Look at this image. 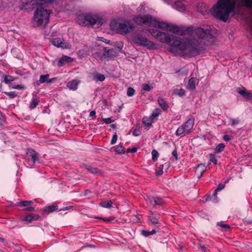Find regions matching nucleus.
<instances>
[{"label": "nucleus", "mask_w": 252, "mask_h": 252, "mask_svg": "<svg viewBox=\"0 0 252 252\" xmlns=\"http://www.w3.org/2000/svg\"><path fill=\"white\" fill-rule=\"evenodd\" d=\"M149 32L161 42L169 45V51L176 55H198L204 50L206 41H214V36L210 30L200 28L192 32L193 39L186 40L157 30L151 29Z\"/></svg>", "instance_id": "nucleus-1"}, {"label": "nucleus", "mask_w": 252, "mask_h": 252, "mask_svg": "<svg viewBox=\"0 0 252 252\" xmlns=\"http://www.w3.org/2000/svg\"><path fill=\"white\" fill-rule=\"evenodd\" d=\"M236 5V0H218L211 9L212 14L215 18L226 22L233 12Z\"/></svg>", "instance_id": "nucleus-2"}, {"label": "nucleus", "mask_w": 252, "mask_h": 252, "mask_svg": "<svg viewBox=\"0 0 252 252\" xmlns=\"http://www.w3.org/2000/svg\"><path fill=\"white\" fill-rule=\"evenodd\" d=\"M51 10L41 6L37 7L34 12L32 24L35 27L44 26L49 22Z\"/></svg>", "instance_id": "nucleus-3"}, {"label": "nucleus", "mask_w": 252, "mask_h": 252, "mask_svg": "<svg viewBox=\"0 0 252 252\" xmlns=\"http://www.w3.org/2000/svg\"><path fill=\"white\" fill-rule=\"evenodd\" d=\"M104 22L102 16L98 15H79L77 17V23L82 26H96L98 28L100 27Z\"/></svg>", "instance_id": "nucleus-4"}, {"label": "nucleus", "mask_w": 252, "mask_h": 252, "mask_svg": "<svg viewBox=\"0 0 252 252\" xmlns=\"http://www.w3.org/2000/svg\"><path fill=\"white\" fill-rule=\"evenodd\" d=\"M131 42L135 45L146 47L149 49L155 48V44L140 33H134L131 35Z\"/></svg>", "instance_id": "nucleus-5"}, {"label": "nucleus", "mask_w": 252, "mask_h": 252, "mask_svg": "<svg viewBox=\"0 0 252 252\" xmlns=\"http://www.w3.org/2000/svg\"><path fill=\"white\" fill-rule=\"evenodd\" d=\"M110 26L113 30L123 35H126L130 32L134 27L133 25L128 21L112 22Z\"/></svg>", "instance_id": "nucleus-6"}, {"label": "nucleus", "mask_w": 252, "mask_h": 252, "mask_svg": "<svg viewBox=\"0 0 252 252\" xmlns=\"http://www.w3.org/2000/svg\"><path fill=\"white\" fill-rule=\"evenodd\" d=\"M152 27L158 28L164 31L171 32L177 34H185V32L181 31L178 27L164 22H159L155 19H153Z\"/></svg>", "instance_id": "nucleus-7"}, {"label": "nucleus", "mask_w": 252, "mask_h": 252, "mask_svg": "<svg viewBox=\"0 0 252 252\" xmlns=\"http://www.w3.org/2000/svg\"><path fill=\"white\" fill-rule=\"evenodd\" d=\"M194 124V119H189L183 125L179 126L176 131L177 136H183L192 132Z\"/></svg>", "instance_id": "nucleus-8"}, {"label": "nucleus", "mask_w": 252, "mask_h": 252, "mask_svg": "<svg viewBox=\"0 0 252 252\" xmlns=\"http://www.w3.org/2000/svg\"><path fill=\"white\" fill-rule=\"evenodd\" d=\"M134 21L136 24L139 25H145L149 27H152L153 18L150 15H139L134 18Z\"/></svg>", "instance_id": "nucleus-9"}, {"label": "nucleus", "mask_w": 252, "mask_h": 252, "mask_svg": "<svg viewBox=\"0 0 252 252\" xmlns=\"http://www.w3.org/2000/svg\"><path fill=\"white\" fill-rule=\"evenodd\" d=\"M50 41L53 45L59 48H68L70 47L69 44L65 42L63 38H54L52 39Z\"/></svg>", "instance_id": "nucleus-10"}, {"label": "nucleus", "mask_w": 252, "mask_h": 252, "mask_svg": "<svg viewBox=\"0 0 252 252\" xmlns=\"http://www.w3.org/2000/svg\"><path fill=\"white\" fill-rule=\"evenodd\" d=\"M149 203L154 206L155 205H163L165 202L162 198L159 197H152L149 198Z\"/></svg>", "instance_id": "nucleus-11"}, {"label": "nucleus", "mask_w": 252, "mask_h": 252, "mask_svg": "<svg viewBox=\"0 0 252 252\" xmlns=\"http://www.w3.org/2000/svg\"><path fill=\"white\" fill-rule=\"evenodd\" d=\"M83 167L92 174L102 175L103 173L100 169L89 165L83 164Z\"/></svg>", "instance_id": "nucleus-12"}, {"label": "nucleus", "mask_w": 252, "mask_h": 252, "mask_svg": "<svg viewBox=\"0 0 252 252\" xmlns=\"http://www.w3.org/2000/svg\"><path fill=\"white\" fill-rule=\"evenodd\" d=\"M206 167L203 164H200L197 165L195 169V173L198 178H201L203 173L206 171Z\"/></svg>", "instance_id": "nucleus-13"}, {"label": "nucleus", "mask_w": 252, "mask_h": 252, "mask_svg": "<svg viewBox=\"0 0 252 252\" xmlns=\"http://www.w3.org/2000/svg\"><path fill=\"white\" fill-rule=\"evenodd\" d=\"M49 74L41 75L40 76L39 80L36 81V84L37 85H39L40 84H42L45 82L48 83L51 82L53 80L55 79V78L49 79Z\"/></svg>", "instance_id": "nucleus-14"}, {"label": "nucleus", "mask_w": 252, "mask_h": 252, "mask_svg": "<svg viewBox=\"0 0 252 252\" xmlns=\"http://www.w3.org/2000/svg\"><path fill=\"white\" fill-rule=\"evenodd\" d=\"M27 155L30 157L32 160L33 164H34L36 161H38L39 154L33 150H29L27 152Z\"/></svg>", "instance_id": "nucleus-15"}, {"label": "nucleus", "mask_w": 252, "mask_h": 252, "mask_svg": "<svg viewBox=\"0 0 252 252\" xmlns=\"http://www.w3.org/2000/svg\"><path fill=\"white\" fill-rule=\"evenodd\" d=\"M237 92L243 96L247 98H252V93L247 91L245 88L241 89L240 88L237 89Z\"/></svg>", "instance_id": "nucleus-16"}, {"label": "nucleus", "mask_w": 252, "mask_h": 252, "mask_svg": "<svg viewBox=\"0 0 252 252\" xmlns=\"http://www.w3.org/2000/svg\"><path fill=\"white\" fill-rule=\"evenodd\" d=\"M158 102L163 111H166L168 109L169 106L163 98L159 97L158 99Z\"/></svg>", "instance_id": "nucleus-17"}, {"label": "nucleus", "mask_w": 252, "mask_h": 252, "mask_svg": "<svg viewBox=\"0 0 252 252\" xmlns=\"http://www.w3.org/2000/svg\"><path fill=\"white\" fill-rule=\"evenodd\" d=\"M79 82L77 80H73L68 82L67 83V87L70 90H76L78 88Z\"/></svg>", "instance_id": "nucleus-18"}, {"label": "nucleus", "mask_w": 252, "mask_h": 252, "mask_svg": "<svg viewBox=\"0 0 252 252\" xmlns=\"http://www.w3.org/2000/svg\"><path fill=\"white\" fill-rule=\"evenodd\" d=\"M208 8L204 3H201L197 7V11L203 15L208 13Z\"/></svg>", "instance_id": "nucleus-19"}, {"label": "nucleus", "mask_w": 252, "mask_h": 252, "mask_svg": "<svg viewBox=\"0 0 252 252\" xmlns=\"http://www.w3.org/2000/svg\"><path fill=\"white\" fill-rule=\"evenodd\" d=\"M194 78H191L188 82L187 88L189 90H193L195 89L196 87V81Z\"/></svg>", "instance_id": "nucleus-20"}, {"label": "nucleus", "mask_w": 252, "mask_h": 252, "mask_svg": "<svg viewBox=\"0 0 252 252\" xmlns=\"http://www.w3.org/2000/svg\"><path fill=\"white\" fill-rule=\"evenodd\" d=\"M173 6L179 11L185 10L186 8L185 4L180 1L175 2Z\"/></svg>", "instance_id": "nucleus-21"}, {"label": "nucleus", "mask_w": 252, "mask_h": 252, "mask_svg": "<svg viewBox=\"0 0 252 252\" xmlns=\"http://www.w3.org/2000/svg\"><path fill=\"white\" fill-rule=\"evenodd\" d=\"M39 99L37 97H34L32 98V101L31 103L30 108L31 109H34L38 104Z\"/></svg>", "instance_id": "nucleus-22"}, {"label": "nucleus", "mask_w": 252, "mask_h": 252, "mask_svg": "<svg viewBox=\"0 0 252 252\" xmlns=\"http://www.w3.org/2000/svg\"><path fill=\"white\" fill-rule=\"evenodd\" d=\"M112 202L111 200H108L107 201L102 202L99 203V206L104 208H110L112 207Z\"/></svg>", "instance_id": "nucleus-23"}, {"label": "nucleus", "mask_w": 252, "mask_h": 252, "mask_svg": "<svg viewBox=\"0 0 252 252\" xmlns=\"http://www.w3.org/2000/svg\"><path fill=\"white\" fill-rule=\"evenodd\" d=\"M173 93L175 94L179 95L180 96H183L185 94V91L184 89L180 88H175L173 90Z\"/></svg>", "instance_id": "nucleus-24"}, {"label": "nucleus", "mask_w": 252, "mask_h": 252, "mask_svg": "<svg viewBox=\"0 0 252 252\" xmlns=\"http://www.w3.org/2000/svg\"><path fill=\"white\" fill-rule=\"evenodd\" d=\"M58 209V206L56 205H52L50 206L46 207L45 208V211L47 212L48 213H51L53 212L55 210H56Z\"/></svg>", "instance_id": "nucleus-25"}, {"label": "nucleus", "mask_w": 252, "mask_h": 252, "mask_svg": "<svg viewBox=\"0 0 252 252\" xmlns=\"http://www.w3.org/2000/svg\"><path fill=\"white\" fill-rule=\"evenodd\" d=\"M224 147L225 145L223 144L220 143L219 144L215 149V153H219L222 152L223 150Z\"/></svg>", "instance_id": "nucleus-26"}, {"label": "nucleus", "mask_w": 252, "mask_h": 252, "mask_svg": "<svg viewBox=\"0 0 252 252\" xmlns=\"http://www.w3.org/2000/svg\"><path fill=\"white\" fill-rule=\"evenodd\" d=\"M115 151L120 154H123L125 153V149L121 145H119L116 147Z\"/></svg>", "instance_id": "nucleus-27"}, {"label": "nucleus", "mask_w": 252, "mask_h": 252, "mask_svg": "<svg viewBox=\"0 0 252 252\" xmlns=\"http://www.w3.org/2000/svg\"><path fill=\"white\" fill-rule=\"evenodd\" d=\"M156 232V231L155 229H153L151 231H146V230H143L142 231V234L145 237H148L150 235H153L155 234Z\"/></svg>", "instance_id": "nucleus-28"}, {"label": "nucleus", "mask_w": 252, "mask_h": 252, "mask_svg": "<svg viewBox=\"0 0 252 252\" xmlns=\"http://www.w3.org/2000/svg\"><path fill=\"white\" fill-rule=\"evenodd\" d=\"M94 80L102 82L105 80V77L103 74H97L94 76Z\"/></svg>", "instance_id": "nucleus-29"}, {"label": "nucleus", "mask_w": 252, "mask_h": 252, "mask_svg": "<svg viewBox=\"0 0 252 252\" xmlns=\"http://www.w3.org/2000/svg\"><path fill=\"white\" fill-rule=\"evenodd\" d=\"M33 203L32 201H22L18 203V205H21L23 206H28Z\"/></svg>", "instance_id": "nucleus-30"}, {"label": "nucleus", "mask_w": 252, "mask_h": 252, "mask_svg": "<svg viewBox=\"0 0 252 252\" xmlns=\"http://www.w3.org/2000/svg\"><path fill=\"white\" fill-rule=\"evenodd\" d=\"M127 95L128 96H132L135 94V90L131 87L128 88L127 90Z\"/></svg>", "instance_id": "nucleus-31"}, {"label": "nucleus", "mask_w": 252, "mask_h": 252, "mask_svg": "<svg viewBox=\"0 0 252 252\" xmlns=\"http://www.w3.org/2000/svg\"><path fill=\"white\" fill-rule=\"evenodd\" d=\"M14 80L13 77L10 75H6L4 77V81L5 83L8 84Z\"/></svg>", "instance_id": "nucleus-32"}, {"label": "nucleus", "mask_w": 252, "mask_h": 252, "mask_svg": "<svg viewBox=\"0 0 252 252\" xmlns=\"http://www.w3.org/2000/svg\"><path fill=\"white\" fill-rule=\"evenodd\" d=\"M161 113V110L159 108H156L153 111L152 117H156Z\"/></svg>", "instance_id": "nucleus-33"}, {"label": "nucleus", "mask_w": 252, "mask_h": 252, "mask_svg": "<svg viewBox=\"0 0 252 252\" xmlns=\"http://www.w3.org/2000/svg\"><path fill=\"white\" fill-rule=\"evenodd\" d=\"M210 160L214 164H217V159L214 154H210L209 155Z\"/></svg>", "instance_id": "nucleus-34"}, {"label": "nucleus", "mask_w": 252, "mask_h": 252, "mask_svg": "<svg viewBox=\"0 0 252 252\" xmlns=\"http://www.w3.org/2000/svg\"><path fill=\"white\" fill-rule=\"evenodd\" d=\"M152 159L154 161H156L157 160L158 157V153L156 150H153L152 152Z\"/></svg>", "instance_id": "nucleus-35"}, {"label": "nucleus", "mask_w": 252, "mask_h": 252, "mask_svg": "<svg viewBox=\"0 0 252 252\" xmlns=\"http://www.w3.org/2000/svg\"><path fill=\"white\" fill-rule=\"evenodd\" d=\"M217 225L224 230L229 229L230 227L228 224L222 223L221 222H218Z\"/></svg>", "instance_id": "nucleus-36"}, {"label": "nucleus", "mask_w": 252, "mask_h": 252, "mask_svg": "<svg viewBox=\"0 0 252 252\" xmlns=\"http://www.w3.org/2000/svg\"><path fill=\"white\" fill-rule=\"evenodd\" d=\"M229 123L231 126H234L236 125H238L240 123V120L238 119H229Z\"/></svg>", "instance_id": "nucleus-37"}, {"label": "nucleus", "mask_w": 252, "mask_h": 252, "mask_svg": "<svg viewBox=\"0 0 252 252\" xmlns=\"http://www.w3.org/2000/svg\"><path fill=\"white\" fill-rule=\"evenodd\" d=\"M142 91H150L152 89V87H150L149 85L146 84H144L142 85Z\"/></svg>", "instance_id": "nucleus-38"}, {"label": "nucleus", "mask_w": 252, "mask_h": 252, "mask_svg": "<svg viewBox=\"0 0 252 252\" xmlns=\"http://www.w3.org/2000/svg\"><path fill=\"white\" fill-rule=\"evenodd\" d=\"M23 221H26L28 223H30L32 221V219L31 215L27 216L21 219Z\"/></svg>", "instance_id": "nucleus-39"}, {"label": "nucleus", "mask_w": 252, "mask_h": 252, "mask_svg": "<svg viewBox=\"0 0 252 252\" xmlns=\"http://www.w3.org/2000/svg\"><path fill=\"white\" fill-rule=\"evenodd\" d=\"M148 220L153 224H157V223H158V219L155 217H149Z\"/></svg>", "instance_id": "nucleus-40"}, {"label": "nucleus", "mask_w": 252, "mask_h": 252, "mask_svg": "<svg viewBox=\"0 0 252 252\" xmlns=\"http://www.w3.org/2000/svg\"><path fill=\"white\" fill-rule=\"evenodd\" d=\"M163 164H161L159 167V170L156 171V173L157 175L159 176L163 174Z\"/></svg>", "instance_id": "nucleus-41"}, {"label": "nucleus", "mask_w": 252, "mask_h": 252, "mask_svg": "<svg viewBox=\"0 0 252 252\" xmlns=\"http://www.w3.org/2000/svg\"><path fill=\"white\" fill-rule=\"evenodd\" d=\"M5 93L8 96H9L10 98H13L17 95L16 93L15 92H5Z\"/></svg>", "instance_id": "nucleus-42"}, {"label": "nucleus", "mask_w": 252, "mask_h": 252, "mask_svg": "<svg viewBox=\"0 0 252 252\" xmlns=\"http://www.w3.org/2000/svg\"><path fill=\"white\" fill-rule=\"evenodd\" d=\"M117 138H118L117 135L116 134H114L112 137V140L111 141V145L115 144L117 142Z\"/></svg>", "instance_id": "nucleus-43"}, {"label": "nucleus", "mask_w": 252, "mask_h": 252, "mask_svg": "<svg viewBox=\"0 0 252 252\" xmlns=\"http://www.w3.org/2000/svg\"><path fill=\"white\" fill-rule=\"evenodd\" d=\"M102 121L106 124H111L113 122V120H112L111 118H103Z\"/></svg>", "instance_id": "nucleus-44"}, {"label": "nucleus", "mask_w": 252, "mask_h": 252, "mask_svg": "<svg viewBox=\"0 0 252 252\" xmlns=\"http://www.w3.org/2000/svg\"><path fill=\"white\" fill-rule=\"evenodd\" d=\"M64 61V59H63V58H62L61 60H60L58 61V65L60 67L63 66L65 63Z\"/></svg>", "instance_id": "nucleus-45"}, {"label": "nucleus", "mask_w": 252, "mask_h": 252, "mask_svg": "<svg viewBox=\"0 0 252 252\" xmlns=\"http://www.w3.org/2000/svg\"><path fill=\"white\" fill-rule=\"evenodd\" d=\"M63 58V59H64V62L65 63H70V62L72 61V59L71 58L69 57L64 56Z\"/></svg>", "instance_id": "nucleus-46"}, {"label": "nucleus", "mask_w": 252, "mask_h": 252, "mask_svg": "<svg viewBox=\"0 0 252 252\" xmlns=\"http://www.w3.org/2000/svg\"><path fill=\"white\" fill-rule=\"evenodd\" d=\"M225 185L224 184H220L216 189V191H220L224 188Z\"/></svg>", "instance_id": "nucleus-47"}, {"label": "nucleus", "mask_w": 252, "mask_h": 252, "mask_svg": "<svg viewBox=\"0 0 252 252\" xmlns=\"http://www.w3.org/2000/svg\"><path fill=\"white\" fill-rule=\"evenodd\" d=\"M137 151L136 148H133L132 149L128 148L127 149L126 152L127 153H134Z\"/></svg>", "instance_id": "nucleus-48"}, {"label": "nucleus", "mask_w": 252, "mask_h": 252, "mask_svg": "<svg viewBox=\"0 0 252 252\" xmlns=\"http://www.w3.org/2000/svg\"><path fill=\"white\" fill-rule=\"evenodd\" d=\"M172 156L175 157V160L178 159V155H177V151L176 150H174L172 153Z\"/></svg>", "instance_id": "nucleus-49"}, {"label": "nucleus", "mask_w": 252, "mask_h": 252, "mask_svg": "<svg viewBox=\"0 0 252 252\" xmlns=\"http://www.w3.org/2000/svg\"><path fill=\"white\" fill-rule=\"evenodd\" d=\"M223 139L225 141H229L230 140H231V137L229 135H225L223 136Z\"/></svg>", "instance_id": "nucleus-50"}, {"label": "nucleus", "mask_w": 252, "mask_h": 252, "mask_svg": "<svg viewBox=\"0 0 252 252\" xmlns=\"http://www.w3.org/2000/svg\"><path fill=\"white\" fill-rule=\"evenodd\" d=\"M25 210L27 211H30V212H33L35 211V209L32 207H28L25 209Z\"/></svg>", "instance_id": "nucleus-51"}, {"label": "nucleus", "mask_w": 252, "mask_h": 252, "mask_svg": "<svg viewBox=\"0 0 252 252\" xmlns=\"http://www.w3.org/2000/svg\"><path fill=\"white\" fill-rule=\"evenodd\" d=\"M13 89H22L24 88V87L21 85H16L12 87Z\"/></svg>", "instance_id": "nucleus-52"}, {"label": "nucleus", "mask_w": 252, "mask_h": 252, "mask_svg": "<svg viewBox=\"0 0 252 252\" xmlns=\"http://www.w3.org/2000/svg\"><path fill=\"white\" fill-rule=\"evenodd\" d=\"M133 135L135 136H138L139 135V131L137 129H135L133 131Z\"/></svg>", "instance_id": "nucleus-53"}, {"label": "nucleus", "mask_w": 252, "mask_h": 252, "mask_svg": "<svg viewBox=\"0 0 252 252\" xmlns=\"http://www.w3.org/2000/svg\"><path fill=\"white\" fill-rule=\"evenodd\" d=\"M104 221H107V222H108V221H110L112 220H114V218L113 217H110V218H105V219H102Z\"/></svg>", "instance_id": "nucleus-54"}, {"label": "nucleus", "mask_w": 252, "mask_h": 252, "mask_svg": "<svg viewBox=\"0 0 252 252\" xmlns=\"http://www.w3.org/2000/svg\"><path fill=\"white\" fill-rule=\"evenodd\" d=\"M32 220H37L39 218V216L38 215H34L32 216Z\"/></svg>", "instance_id": "nucleus-55"}, {"label": "nucleus", "mask_w": 252, "mask_h": 252, "mask_svg": "<svg viewBox=\"0 0 252 252\" xmlns=\"http://www.w3.org/2000/svg\"><path fill=\"white\" fill-rule=\"evenodd\" d=\"M96 113L95 111H92L90 113V117H95Z\"/></svg>", "instance_id": "nucleus-56"}, {"label": "nucleus", "mask_w": 252, "mask_h": 252, "mask_svg": "<svg viewBox=\"0 0 252 252\" xmlns=\"http://www.w3.org/2000/svg\"><path fill=\"white\" fill-rule=\"evenodd\" d=\"M143 123L147 126H150V125H151V122H150V121H148V122H146L145 120H144V119H143Z\"/></svg>", "instance_id": "nucleus-57"}, {"label": "nucleus", "mask_w": 252, "mask_h": 252, "mask_svg": "<svg viewBox=\"0 0 252 252\" xmlns=\"http://www.w3.org/2000/svg\"><path fill=\"white\" fill-rule=\"evenodd\" d=\"M200 247L202 249V250L203 251V252H206L207 251V248L205 247V246L204 245H201L200 246Z\"/></svg>", "instance_id": "nucleus-58"}, {"label": "nucleus", "mask_w": 252, "mask_h": 252, "mask_svg": "<svg viewBox=\"0 0 252 252\" xmlns=\"http://www.w3.org/2000/svg\"><path fill=\"white\" fill-rule=\"evenodd\" d=\"M217 191H216V190H215V192H214V193H213V195H214V196H215V197L217 196Z\"/></svg>", "instance_id": "nucleus-59"}, {"label": "nucleus", "mask_w": 252, "mask_h": 252, "mask_svg": "<svg viewBox=\"0 0 252 252\" xmlns=\"http://www.w3.org/2000/svg\"><path fill=\"white\" fill-rule=\"evenodd\" d=\"M149 198H152V197H147V198L146 199V200L149 202Z\"/></svg>", "instance_id": "nucleus-60"}, {"label": "nucleus", "mask_w": 252, "mask_h": 252, "mask_svg": "<svg viewBox=\"0 0 252 252\" xmlns=\"http://www.w3.org/2000/svg\"><path fill=\"white\" fill-rule=\"evenodd\" d=\"M0 241H4V239L3 238H0Z\"/></svg>", "instance_id": "nucleus-61"}, {"label": "nucleus", "mask_w": 252, "mask_h": 252, "mask_svg": "<svg viewBox=\"0 0 252 252\" xmlns=\"http://www.w3.org/2000/svg\"><path fill=\"white\" fill-rule=\"evenodd\" d=\"M111 126H112V127H115V125H114V124H113V125H112Z\"/></svg>", "instance_id": "nucleus-62"}, {"label": "nucleus", "mask_w": 252, "mask_h": 252, "mask_svg": "<svg viewBox=\"0 0 252 252\" xmlns=\"http://www.w3.org/2000/svg\"><path fill=\"white\" fill-rule=\"evenodd\" d=\"M166 165H167V166H167V168H168V167H169V164H167Z\"/></svg>", "instance_id": "nucleus-63"}, {"label": "nucleus", "mask_w": 252, "mask_h": 252, "mask_svg": "<svg viewBox=\"0 0 252 252\" xmlns=\"http://www.w3.org/2000/svg\"><path fill=\"white\" fill-rule=\"evenodd\" d=\"M251 52L252 53V48L251 49Z\"/></svg>", "instance_id": "nucleus-64"}]
</instances>
